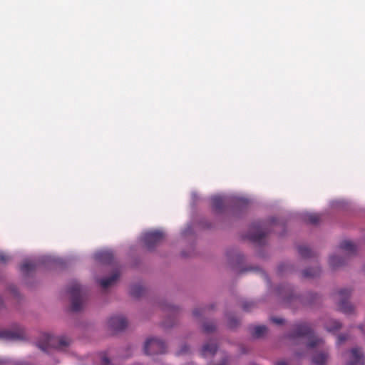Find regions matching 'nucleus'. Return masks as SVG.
Segmentation results:
<instances>
[{"label":"nucleus","instance_id":"1","mask_svg":"<svg viewBox=\"0 0 365 365\" xmlns=\"http://www.w3.org/2000/svg\"><path fill=\"white\" fill-rule=\"evenodd\" d=\"M289 338L294 343L304 344L307 349L324 347L323 339L315 336L312 329L307 323L295 324Z\"/></svg>","mask_w":365,"mask_h":365},{"label":"nucleus","instance_id":"2","mask_svg":"<svg viewBox=\"0 0 365 365\" xmlns=\"http://www.w3.org/2000/svg\"><path fill=\"white\" fill-rule=\"evenodd\" d=\"M70 344L69 340L64 336H56L49 334H43L38 346L42 351L47 352L48 348L63 349Z\"/></svg>","mask_w":365,"mask_h":365},{"label":"nucleus","instance_id":"3","mask_svg":"<svg viewBox=\"0 0 365 365\" xmlns=\"http://www.w3.org/2000/svg\"><path fill=\"white\" fill-rule=\"evenodd\" d=\"M81 292V286L78 283L73 282L71 284L68 292L71 297V310L73 312H78L83 307Z\"/></svg>","mask_w":365,"mask_h":365},{"label":"nucleus","instance_id":"4","mask_svg":"<svg viewBox=\"0 0 365 365\" xmlns=\"http://www.w3.org/2000/svg\"><path fill=\"white\" fill-rule=\"evenodd\" d=\"M166 346L165 343L159 339H148L144 346V352L147 355H154L163 354L165 352Z\"/></svg>","mask_w":365,"mask_h":365},{"label":"nucleus","instance_id":"5","mask_svg":"<svg viewBox=\"0 0 365 365\" xmlns=\"http://www.w3.org/2000/svg\"><path fill=\"white\" fill-rule=\"evenodd\" d=\"M267 235V232L264 227V224L261 222L254 223L250 227L247 234V238L252 242L262 244Z\"/></svg>","mask_w":365,"mask_h":365},{"label":"nucleus","instance_id":"6","mask_svg":"<svg viewBox=\"0 0 365 365\" xmlns=\"http://www.w3.org/2000/svg\"><path fill=\"white\" fill-rule=\"evenodd\" d=\"M339 295V309L344 313L349 314L354 312V307L347 299L351 295V290L349 289H342L338 292Z\"/></svg>","mask_w":365,"mask_h":365},{"label":"nucleus","instance_id":"7","mask_svg":"<svg viewBox=\"0 0 365 365\" xmlns=\"http://www.w3.org/2000/svg\"><path fill=\"white\" fill-rule=\"evenodd\" d=\"M163 237V232L159 230L150 231L144 233L143 241L148 250H152Z\"/></svg>","mask_w":365,"mask_h":365},{"label":"nucleus","instance_id":"8","mask_svg":"<svg viewBox=\"0 0 365 365\" xmlns=\"http://www.w3.org/2000/svg\"><path fill=\"white\" fill-rule=\"evenodd\" d=\"M346 365H365V356L362 349L354 347L350 350V359Z\"/></svg>","mask_w":365,"mask_h":365},{"label":"nucleus","instance_id":"9","mask_svg":"<svg viewBox=\"0 0 365 365\" xmlns=\"http://www.w3.org/2000/svg\"><path fill=\"white\" fill-rule=\"evenodd\" d=\"M127 325V319L123 316H113L108 320L109 327L115 331H123Z\"/></svg>","mask_w":365,"mask_h":365},{"label":"nucleus","instance_id":"10","mask_svg":"<svg viewBox=\"0 0 365 365\" xmlns=\"http://www.w3.org/2000/svg\"><path fill=\"white\" fill-rule=\"evenodd\" d=\"M23 333L20 331H14L7 329L0 331V339L6 340H16L22 338Z\"/></svg>","mask_w":365,"mask_h":365},{"label":"nucleus","instance_id":"11","mask_svg":"<svg viewBox=\"0 0 365 365\" xmlns=\"http://www.w3.org/2000/svg\"><path fill=\"white\" fill-rule=\"evenodd\" d=\"M339 249L349 255H354L356 252V246L349 240H343L339 246Z\"/></svg>","mask_w":365,"mask_h":365},{"label":"nucleus","instance_id":"12","mask_svg":"<svg viewBox=\"0 0 365 365\" xmlns=\"http://www.w3.org/2000/svg\"><path fill=\"white\" fill-rule=\"evenodd\" d=\"M217 344L215 342H209L205 344L201 350V354L204 357H207L209 356H213L216 351H217Z\"/></svg>","mask_w":365,"mask_h":365},{"label":"nucleus","instance_id":"13","mask_svg":"<svg viewBox=\"0 0 365 365\" xmlns=\"http://www.w3.org/2000/svg\"><path fill=\"white\" fill-rule=\"evenodd\" d=\"M96 258L103 263L110 264L113 259V254L111 251L106 250L98 252Z\"/></svg>","mask_w":365,"mask_h":365},{"label":"nucleus","instance_id":"14","mask_svg":"<svg viewBox=\"0 0 365 365\" xmlns=\"http://www.w3.org/2000/svg\"><path fill=\"white\" fill-rule=\"evenodd\" d=\"M328 359V354L325 351L316 353L312 356V363L315 365H324Z\"/></svg>","mask_w":365,"mask_h":365},{"label":"nucleus","instance_id":"15","mask_svg":"<svg viewBox=\"0 0 365 365\" xmlns=\"http://www.w3.org/2000/svg\"><path fill=\"white\" fill-rule=\"evenodd\" d=\"M119 277V273L115 272L110 277L102 279L99 281L100 285L106 289L111 286Z\"/></svg>","mask_w":365,"mask_h":365},{"label":"nucleus","instance_id":"16","mask_svg":"<svg viewBox=\"0 0 365 365\" xmlns=\"http://www.w3.org/2000/svg\"><path fill=\"white\" fill-rule=\"evenodd\" d=\"M212 206L216 211H220L224 206V199L220 196L212 197Z\"/></svg>","mask_w":365,"mask_h":365},{"label":"nucleus","instance_id":"17","mask_svg":"<svg viewBox=\"0 0 365 365\" xmlns=\"http://www.w3.org/2000/svg\"><path fill=\"white\" fill-rule=\"evenodd\" d=\"M267 332V327L263 325L256 326L252 330V335L255 338H260Z\"/></svg>","mask_w":365,"mask_h":365},{"label":"nucleus","instance_id":"18","mask_svg":"<svg viewBox=\"0 0 365 365\" xmlns=\"http://www.w3.org/2000/svg\"><path fill=\"white\" fill-rule=\"evenodd\" d=\"M329 263L332 268H336L344 264V259L336 255H331L329 257Z\"/></svg>","mask_w":365,"mask_h":365},{"label":"nucleus","instance_id":"19","mask_svg":"<svg viewBox=\"0 0 365 365\" xmlns=\"http://www.w3.org/2000/svg\"><path fill=\"white\" fill-rule=\"evenodd\" d=\"M321 269L319 267L306 269L303 271V277L306 278L314 277L319 275Z\"/></svg>","mask_w":365,"mask_h":365},{"label":"nucleus","instance_id":"20","mask_svg":"<svg viewBox=\"0 0 365 365\" xmlns=\"http://www.w3.org/2000/svg\"><path fill=\"white\" fill-rule=\"evenodd\" d=\"M298 252L303 258H310L313 256V252L305 246H299L298 247Z\"/></svg>","mask_w":365,"mask_h":365},{"label":"nucleus","instance_id":"21","mask_svg":"<svg viewBox=\"0 0 365 365\" xmlns=\"http://www.w3.org/2000/svg\"><path fill=\"white\" fill-rule=\"evenodd\" d=\"M341 327V324L339 321L331 320L326 324V329L329 331H335Z\"/></svg>","mask_w":365,"mask_h":365},{"label":"nucleus","instance_id":"22","mask_svg":"<svg viewBox=\"0 0 365 365\" xmlns=\"http://www.w3.org/2000/svg\"><path fill=\"white\" fill-rule=\"evenodd\" d=\"M36 264L31 261H26L21 265V270L24 273H29L36 267Z\"/></svg>","mask_w":365,"mask_h":365},{"label":"nucleus","instance_id":"23","mask_svg":"<svg viewBox=\"0 0 365 365\" xmlns=\"http://www.w3.org/2000/svg\"><path fill=\"white\" fill-rule=\"evenodd\" d=\"M320 220V217L318 214L311 213L305 216V220L310 224H317Z\"/></svg>","mask_w":365,"mask_h":365},{"label":"nucleus","instance_id":"24","mask_svg":"<svg viewBox=\"0 0 365 365\" xmlns=\"http://www.w3.org/2000/svg\"><path fill=\"white\" fill-rule=\"evenodd\" d=\"M143 288L140 285H134L131 287L130 294L135 297H138L143 293Z\"/></svg>","mask_w":365,"mask_h":365},{"label":"nucleus","instance_id":"25","mask_svg":"<svg viewBox=\"0 0 365 365\" xmlns=\"http://www.w3.org/2000/svg\"><path fill=\"white\" fill-rule=\"evenodd\" d=\"M215 325L213 323H205L203 324V331L205 333H211L215 330Z\"/></svg>","mask_w":365,"mask_h":365},{"label":"nucleus","instance_id":"26","mask_svg":"<svg viewBox=\"0 0 365 365\" xmlns=\"http://www.w3.org/2000/svg\"><path fill=\"white\" fill-rule=\"evenodd\" d=\"M255 306V304L254 302L247 301L244 302L242 305L243 310L245 312H249L252 310V309L254 308Z\"/></svg>","mask_w":365,"mask_h":365},{"label":"nucleus","instance_id":"27","mask_svg":"<svg viewBox=\"0 0 365 365\" xmlns=\"http://www.w3.org/2000/svg\"><path fill=\"white\" fill-rule=\"evenodd\" d=\"M238 320L235 319L233 317H228V326L230 328H234L238 324Z\"/></svg>","mask_w":365,"mask_h":365},{"label":"nucleus","instance_id":"28","mask_svg":"<svg viewBox=\"0 0 365 365\" xmlns=\"http://www.w3.org/2000/svg\"><path fill=\"white\" fill-rule=\"evenodd\" d=\"M205 312V308H196L193 310L192 314L195 317H198Z\"/></svg>","mask_w":365,"mask_h":365},{"label":"nucleus","instance_id":"29","mask_svg":"<svg viewBox=\"0 0 365 365\" xmlns=\"http://www.w3.org/2000/svg\"><path fill=\"white\" fill-rule=\"evenodd\" d=\"M10 259L9 255H6L4 252H0V261L3 263L7 262Z\"/></svg>","mask_w":365,"mask_h":365},{"label":"nucleus","instance_id":"30","mask_svg":"<svg viewBox=\"0 0 365 365\" xmlns=\"http://www.w3.org/2000/svg\"><path fill=\"white\" fill-rule=\"evenodd\" d=\"M271 321L276 324H282L284 319L278 317H272Z\"/></svg>","mask_w":365,"mask_h":365},{"label":"nucleus","instance_id":"31","mask_svg":"<svg viewBox=\"0 0 365 365\" xmlns=\"http://www.w3.org/2000/svg\"><path fill=\"white\" fill-rule=\"evenodd\" d=\"M101 364L103 365H110V359L106 355H103L101 357Z\"/></svg>","mask_w":365,"mask_h":365},{"label":"nucleus","instance_id":"32","mask_svg":"<svg viewBox=\"0 0 365 365\" xmlns=\"http://www.w3.org/2000/svg\"><path fill=\"white\" fill-rule=\"evenodd\" d=\"M310 298L311 299H310L309 303L312 304L315 301H317V299L319 298V296L317 294H310Z\"/></svg>","mask_w":365,"mask_h":365},{"label":"nucleus","instance_id":"33","mask_svg":"<svg viewBox=\"0 0 365 365\" xmlns=\"http://www.w3.org/2000/svg\"><path fill=\"white\" fill-rule=\"evenodd\" d=\"M189 350V348L187 345H183L181 348V349L180 350V352L179 354H185Z\"/></svg>","mask_w":365,"mask_h":365},{"label":"nucleus","instance_id":"34","mask_svg":"<svg viewBox=\"0 0 365 365\" xmlns=\"http://www.w3.org/2000/svg\"><path fill=\"white\" fill-rule=\"evenodd\" d=\"M346 339H347L346 336L344 334H341L338 336V340H339V343L344 342V341L346 340Z\"/></svg>","mask_w":365,"mask_h":365},{"label":"nucleus","instance_id":"35","mask_svg":"<svg viewBox=\"0 0 365 365\" xmlns=\"http://www.w3.org/2000/svg\"><path fill=\"white\" fill-rule=\"evenodd\" d=\"M15 365H29V364L23 361H19L15 364Z\"/></svg>","mask_w":365,"mask_h":365},{"label":"nucleus","instance_id":"36","mask_svg":"<svg viewBox=\"0 0 365 365\" xmlns=\"http://www.w3.org/2000/svg\"><path fill=\"white\" fill-rule=\"evenodd\" d=\"M276 365H287L284 361H278Z\"/></svg>","mask_w":365,"mask_h":365},{"label":"nucleus","instance_id":"37","mask_svg":"<svg viewBox=\"0 0 365 365\" xmlns=\"http://www.w3.org/2000/svg\"><path fill=\"white\" fill-rule=\"evenodd\" d=\"M5 363V361L0 359V365H4Z\"/></svg>","mask_w":365,"mask_h":365},{"label":"nucleus","instance_id":"38","mask_svg":"<svg viewBox=\"0 0 365 365\" xmlns=\"http://www.w3.org/2000/svg\"><path fill=\"white\" fill-rule=\"evenodd\" d=\"M297 356H302V355H303V354H302V353H297Z\"/></svg>","mask_w":365,"mask_h":365}]
</instances>
